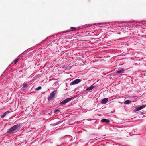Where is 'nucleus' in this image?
I'll return each instance as SVG.
<instances>
[{
  "label": "nucleus",
  "mask_w": 146,
  "mask_h": 146,
  "mask_svg": "<svg viewBox=\"0 0 146 146\" xmlns=\"http://www.w3.org/2000/svg\"><path fill=\"white\" fill-rule=\"evenodd\" d=\"M19 125H16L11 127L8 131V133L10 134L17 132L19 130Z\"/></svg>",
  "instance_id": "obj_1"
},
{
  "label": "nucleus",
  "mask_w": 146,
  "mask_h": 146,
  "mask_svg": "<svg viewBox=\"0 0 146 146\" xmlns=\"http://www.w3.org/2000/svg\"><path fill=\"white\" fill-rule=\"evenodd\" d=\"M56 90L53 91L50 94V96L49 97L48 100V101L52 100H53L54 98V96L55 95V94L54 92Z\"/></svg>",
  "instance_id": "obj_2"
},
{
  "label": "nucleus",
  "mask_w": 146,
  "mask_h": 146,
  "mask_svg": "<svg viewBox=\"0 0 146 146\" xmlns=\"http://www.w3.org/2000/svg\"><path fill=\"white\" fill-rule=\"evenodd\" d=\"M73 99V97L69 98H67L65 100H64L61 102L60 103V104L61 105L63 104H66L68 102H69L72 99Z\"/></svg>",
  "instance_id": "obj_3"
},
{
  "label": "nucleus",
  "mask_w": 146,
  "mask_h": 146,
  "mask_svg": "<svg viewBox=\"0 0 146 146\" xmlns=\"http://www.w3.org/2000/svg\"><path fill=\"white\" fill-rule=\"evenodd\" d=\"M81 81V79H77L73 81L71 83L70 85H75L78 83L79 82Z\"/></svg>",
  "instance_id": "obj_4"
},
{
  "label": "nucleus",
  "mask_w": 146,
  "mask_h": 146,
  "mask_svg": "<svg viewBox=\"0 0 146 146\" xmlns=\"http://www.w3.org/2000/svg\"><path fill=\"white\" fill-rule=\"evenodd\" d=\"M125 72V70L123 68H121L119 70H117L116 71V72L118 74L124 73Z\"/></svg>",
  "instance_id": "obj_5"
},
{
  "label": "nucleus",
  "mask_w": 146,
  "mask_h": 146,
  "mask_svg": "<svg viewBox=\"0 0 146 146\" xmlns=\"http://www.w3.org/2000/svg\"><path fill=\"white\" fill-rule=\"evenodd\" d=\"M146 107V105H143L141 106H139L136 108V111H138L142 110Z\"/></svg>",
  "instance_id": "obj_6"
},
{
  "label": "nucleus",
  "mask_w": 146,
  "mask_h": 146,
  "mask_svg": "<svg viewBox=\"0 0 146 146\" xmlns=\"http://www.w3.org/2000/svg\"><path fill=\"white\" fill-rule=\"evenodd\" d=\"M108 100V98H104L102 100L101 103L103 104H105L107 102Z\"/></svg>",
  "instance_id": "obj_7"
},
{
  "label": "nucleus",
  "mask_w": 146,
  "mask_h": 146,
  "mask_svg": "<svg viewBox=\"0 0 146 146\" xmlns=\"http://www.w3.org/2000/svg\"><path fill=\"white\" fill-rule=\"evenodd\" d=\"M9 113V111H7L6 112H4L3 114L1 116V117L2 118H3L8 113Z\"/></svg>",
  "instance_id": "obj_8"
},
{
  "label": "nucleus",
  "mask_w": 146,
  "mask_h": 146,
  "mask_svg": "<svg viewBox=\"0 0 146 146\" xmlns=\"http://www.w3.org/2000/svg\"><path fill=\"white\" fill-rule=\"evenodd\" d=\"M102 121L104 122L107 123H109L110 122L109 120L106 119H103L102 120Z\"/></svg>",
  "instance_id": "obj_9"
},
{
  "label": "nucleus",
  "mask_w": 146,
  "mask_h": 146,
  "mask_svg": "<svg viewBox=\"0 0 146 146\" xmlns=\"http://www.w3.org/2000/svg\"><path fill=\"white\" fill-rule=\"evenodd\" d=\"M131 102V101L129 100H127L124 102V103L125 104H128L130 103Z\"/></svg>",
  "instance_id": "obj_10"
},
{
  "label": "nucleus",
  "mask_w": 146,
  "mask_h": 146,
  "mask_svg": "<svg viewBox=\"0 0 146 146\" xmlns=\"http://www.w3.org/2000/svg\"><path fill=\"white\" fill-rule=\"evenodd\" d=\"M94 88V87L93 86H91L90 87L88 88L86 90H90Z\"/></svg>",
  "instance_id": "obj_11"
},
{
  "label": "nucleus",
  "mask_w": 146,
  "mask_h": 146,
  "mask_svg": "<svg viewBox=\"0 0 146 146\" xmlns=\"http://www.w3.org/2000/svg\"><path fill=\"white\" fill-rule=\"evenodd\" d=\"M70 29H71V30L70 31H75L76 30V28L75 27H70Z\"/></svg>",
  "instance_id": "obj_12"
},
{
  "label": "nucleus",
  "mask_w": 146,
  "mask_h": 146,
  "mask_svg": "<svg viewBox=\"0 0 146 146\" xmlns=\"http://www.w3.org/2000/svg\"><path fill=\"white\" fill-rule=\"evenodd\" d=\"M19 61V59L17 58L13 62H14V64H16Z\"/></svg>",
  "instance_id": "obj_13"
},
{
  "label": "nucleus",
  "mask_w": 146,
  "mask_h": 146,
  "mask_svg": "<svg viewBox=\"0 0 146 146\" xmlns=\"http://www.w3.org/2000/svg\"><path fill=\"white\" fill-rule=\"evenodd\" d=\"M41 86H39L37 88H36L35 89V90L36 91H38L40 89H41Z\"/></svg>",
  "instance_id": "obj_14"
},
{
  "label": "nucleus",
  "mask_w": 146,
  "mask_h": 146,
  "mask_svg": "<svg viewBox=\"0 0 146 146\" xmlns=\"http://www.w3.org/2000/svg\"><path fill=\"white\" fill-rule=\"evenodd\" d=\"M60 111V110H55L54 112V113H58V112Z\"/></svg>",
  "instance_id": "obj_15"
},
{
  "label": "nucleus",
  "mask_w": 146,
  "mask_h": 146,
  "mask_svg": "<svg viewBox=\"0 0 146 146\" xmlns=\"http://www.w3.org/2000/svg\"><path fill=\"white\" fill-rule=\"evenodd\" d=\"M28 86L26 84V83L24 84L23 85V87L24 88H25L27 87Z\"/></svg>",
  "instance_id": "obj_16"
},
{
  "label": "nucleus",
  "mask_w": 146,
  "mask_h": 146,
  "mask_svg": "<svg viewBox=\"0 0 146 146\" xmlns=\"http://www.w3.org/2000/svg\"><path fill=\"white\" fill-rule=\"evenodd\" d=\"M70 31H69V30H68V31H64L63 32H62V33H65L66 32H70Z\"/></svg>",
  "instance_id": "obj_17"
}]
</instances>
